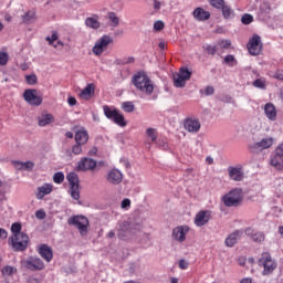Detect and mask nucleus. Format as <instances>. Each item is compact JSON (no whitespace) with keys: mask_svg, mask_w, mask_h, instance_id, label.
<instances>
[{"mask_svg":"<svg viewBox=\"0 0 283 283\" xmlns=\"http://www.w3.org/2000/svg\"><path fill=\"white\" fill-rule=\"evenodd\" d=\"M25 81L28 85H36L39 77H36V74L25 75Z\"/></svg>","mask_w":283,"mask_h":283,"instance_id":"nucleus-45","label":"nucleus"},{"mask_svg":"<svg viewBox=\"0 0 283 283\" xmlns=\"http://www.w3.org/2000/svg\"><path fill=\"white\" fill-rule=\"evenodd\" d=\"M67 103L71 107H74V105H76L77 101H76V97L74 96H69L67 97Z\"/></svg>","mask_w":283,"mask_h":283,"instance_id":"nucleus-61","label":"nucleus"},{"mask_svg":"<svg viewBox=\"0 0 283 283\" xmlns=\"http://www.w3.org/2000/svg\"><path fill=\"white\" fill-rule=\"evenodd\" d=\"M209 220H211V211L200 210L195 217V224L196 227H205L209 223Z\"/></svg>","mask_w":283,"mask_h":283,"instance_id":"nucleus-17","label":"nucleus"},{"mask_svg":"<svg viewBox=\"0 0 283 283\" xmlns=\"http://www.w3.org/2000/svg\"><path fill=\"white\" fill-rule=\"evenodd\" d=\"M192 15L196 21H209V19H211V13L200 7L193 10Z\"/></svg>","mask_w":283,"mask_h":283,"instance_id":"nucleus-22","label":"nucleus"},{"mask_svg":"<svg viewBox=\"0 0 283 283\" xmlns=\"http://www.w3.org/2000/svg\"><path fill=\"white\" fill-rule=\"evenodd\" d=\"M21 265L29 271H43L45 263L39 256H30L21 261Z\"/></svg>","mask_w":283,"mask_h":283,"instance_id":"nucleus-6","label":"nucleus"},{"mask_svg":"<svg viewBox=\"0 0 283 283\" xmlns=\"http://www.w3.org/2000/svg\"><path fill=\"white\" fill-rule=\"evenodd\" d=\"M103 112L106 118H108L109 120H113L115 116L119 113V111L116 109L114 106L107 105L103 106Z\"/></svg>","mask_w":283,"mask_h":283,"instance_id":"nucleus-28","label":"nucleus"},{"mask_svg":"<svg viewBox=\"0 0 283 283\" xmlns=\"http://www.w3.org/2000/svg\"><path fill=\"white\" fill-rule=\"evenodd\" d=\"M245 235H249L250 238H252V240L254 242H264V234L263 232H255V230H253V228H247L244 230Z\"/></svg>","mask_w":283,"mask_h":283,"instance_id":"nucleus-26","label":"nucleus"},{"mask_svg":"<svg viewBox=\"0 0 283 283\" xmlns=\"http://www.w3.org/2000/svg\"><path fill=\"white\" fill-rule=\"evenodd\" d=\"M53 186L52 184H44L43 186L38 188L36 198L38 200H43L45 196L52 193Z\"/></svg>","mask_w":283,"mask_h":283,"instance_id":"nucleus-25","label":"nucleus"},{"mask_svg":"<svg viewBox=\"0 0 283 283\" xmlns=\"http://www.w3.org/2000/svg\"><path fill=\"white\" fill-rule=\"evenodd\" d=\"M252 85L259 90H266V82L262 78L255 80Z\"/></svg>","mask_w":283,"mask_h":283,"instance_id":"nucleus-50","label":"nucleus"},{"mask_svg":"<svg viewBox=\"0 0 283 283\" xmlns=\"http://www.w3.org/2000/svg\"><path fill=\"white\" fill-rule=\"evenodd\" d=\"M259 266H263V275H270V273L275 271L277 264H275V261H273L271 254H269V252H265L259 260Z\"/></svg>","mask_w":283,"mask_h":283,"instance_id":"nucleus-8","label":"nucleus"},{"mask_svg":"<svg viewBox=\"0 0 283 283\" xmlns=\"http://www.w3.org/2000/svg\"><path fill=\"white\" fill-rule=\"evenodd\" d=\"M122 109L130 114V112H134L135 106L133 102H124L122 103Z\"/></svg>","mask_w":283,"mask_h":283,"instance_id":"nucleus-44","label":"nucleus"},{"mask_svg":"<svg viewBox=\"0 0 283 283\" xmlns=\"http://www.w3.org/2000/svg\"><path fill=\"white\" fill-rule=\"evenodd\" d=\"M0 238L2 240H6V238H8V231H6V229L0 228Z\"/></svg>","mask_w":283,"mask_h":283,"instance_id":"nucleus-63","label":"nucleus"},{"mask_svg":"<svg viewBox=\"0 0 283 283\" xmlns=\"http://www.w3.org/2000/svg\"><path fill=\"white\" fill-rule=\"evenodd\" d=\"M96 90V86L94 83L88 84L86 87H84L80 93V98L83 101H90L92 96H94V92Z\"/></svg>","mask_w":283,"mask_h":283,"instance_id":"nucleus-23","label":"nucleus"},{"mask_svg":"<svg viewBox=\"0 0 283 283\" xmlns=\"http://www.w3.org/2000/svg\"><path fill=\"white\" fill-rule=\"evenodd\" d=\"M228 176L234 182H242L244 180V169L241 165L228 167Z\"/></svg>","mask_w":283,"mask_h":283,"instance_id":"nucleus-14","label":"nucleus"},{"mask_svg":"<svg viewBox=\"0 0 283 283\" xmlns=\"http://www.w3.org/2000/svg\"><path fill=\"white\" fill-rule=\"evenodd\" d=\"M217 48H219V54H224V50L231 48V40H221L217 42Z\"/></svg>","mask_w":283,"mask_h":283,"instance_id":"nucleus-32","label":"nucleus"},{"mask_svg":"<svg viewBox=\"0 0 283 283\" xmlns=\"http://www.w3.org/2000/svg\"><path fill=\"white\" fill-rule=\"evenodd\" d=\"M106 180L109 185H120V182H123V172L116 168L111 169L106 174Z\"/></svg>","mask_w":283,"mask_h":283,"instance_id":"nucleus-18","label":"nucleus"},{"mask_svg":"<svg viewBox=\"0 0 283 283\" xmlns=\"http://www.w3.org/2000/svg\"><path fill=\"white\" fill-rule=\"evenodd\" d=\"M96 169V160L92 158H82L77 164V171H93Z\"/></svg>","mask_w":283,"mask_h":283,"instance_id":"nucleus-19","label":"nucleus"},{"mask_svg":"<svg viewBox=\"0 0 283 283\" xmlns=\"http://www.w3.org/2000/svg\"><path fill=\"white\" fill-rule=\"evenodd\" d=\"M72 153L75 155V156H80V154H83V144H75L73 145L72 147Z\"/></svg>","mask_w":283,"mask_h":283,"instance_id":"nucleus-52","label":"nucleus"},{"mask_svg":"<svg viewBox=\"0 0 283 283\" xmlns=\"http://www.w3.org/2000/svg\"><path fill=\"white\" fill-rule=\"evenodd\" d=\"M51 123H54V116H52V114L43 115L39 119L40 127H45V125H51Z\"/></svg>","mask_w":283,"mask_h":283,"instance_id":"nucleus-33","label":"nucleus"},{"mask_svg":"<svg viewBox=\"0 0 283 283\" xmlns=\"http://www.w3.org/2000/svg\"><path fill=\"white\" fill-rule=\"evenodd\" d=\"M29 243L30 237H28V234H14L9 238V244L15 252L25 251Z\"/></svg>","mask_w":283,"mask_h":283,"instance_id":"nucleus-3","label":"nucleus"},{"mask_svg":"<svg viewBox=\"0 0 283 283\" xmlns=\"http://www.w3.org/2000/svg\"><path fill=\"white\" fill-rule=\"evenodd\" d=\"M108 19L111 21V25L113 28H118L119 23H120V20L116 17V13L114 12H109L108 13Z\"/></svg>","mask_w":283,"mask_h":283,"instance_id":"nucleus-42","label":"nucleus"},{"mask_svg":"<svg viewBox=\"0 0 283 283\" xmlns=\"http://www.w3.org/2000/svg\"><path fill=\"white\" fill-rule=\"evenodd\" d=\"M203 50L207 52V54H209L210 56H216V54H220L218 44L216 45H211V44H207L206 46H203Z\"/></svg>","mask_w":283,"mask_h":283,"instance_id":"nucleus-39","label":"nucleus"},{"mask_svg":"<svg viewBox=\"0 0 283 283\" xmlns=\"http://www.w3.org/2000/svg\"><path fill=\"white\" fill-rule=\"evenodd\" d=\"M66 179L69 180L71 197L73 198V200H78V198H81L78 175H76V172H70L66 176Z\"/></svg>","mask_w":283,"mask_h":283,"instance_id":"nucleus-9","label":"nucleus"},{"mask_svg":"<svg viewBox=\"0 0 283 283\" xmlns=\"http://www.w3.org/2000/svg\"><path fill=\"white\" fill-rule=\"evenodd\" d=\"M276 191H279L280 196H283V181L279 184Z\"/></svg>","mask_w":283,"mask_h":283,"instance_id":"nucleus-64","label":"nucleus"},{"mask_svg":"<svg viewBox=\"0 0 283 283\" xmlns=\"http://www.w3.org/2000/svg\"><path fill=\"white\" fill-rule=\"evenodd\" d=\"M12 235L25 234L21 232V223H12L11 226Z\"/></svg>","mask_w":283,"mask_h":283,"instance_id":"nucleus-46","label":"nucleus"},{"mask_svg":"<svg viewBox=\"0 0 283 283\" xmlns=\"http://www.w3.org/2000/svg\"><path fill=\"white\" fill-rule=\"evenodd\" d=\"M270 165L275 169H283V144L279 145L270 159Z\"/></svg>","mask_w":283,"mask_h":283,"instance_id":"nucleus-11","label":"nucleus"},{"mask_svg":"<svg viewBox=\"0 0 283 283\" xmlns=\"http://www.w3.org/2000/svg\"><path fill=\"white\" fill-rule=\"evenodd\" d=\"M174 85L175 87H185L187 85V80L181 77L178 73L174 74Z\"/></svg>","mask_w":283,"mask_h":283,"instance_id":"nucleus-36","label":"nucleus"},{"mask_svg":"<svg viewBox=\"0 0 283 283\" xmlns=\"http://www.w3.org/2000/svg\"><path fill=\"white\" fill-rule=\"evenodd\" d=\"M226 207H242L244 202V191L242 188H233L222 197Z\"/></svg>","mask_w":283,"mask_h":283,"instance_id":"nucleus-1","label":"nucleus"},{"mask_svg":"<svg viewBox=\"0 0 283 283\" xmlns=\"http://www.w3.org/2000/svg\"><path fill=\"white\" fill-rule=\"evenodd\" d=\"M210 6L212 8H216L217 10H222V7L224 6V0H210Z\"/></svg>","mask_w":283,"mask_h":283,"instance_id":"nucleus-49","label":"nucleus"},{"mask_svg":"<svg viewBox=\"0 0 283 283\" xmlns=\"http://www.w3.org/2000/svg\"><path fill=\"white\" fill-rule=\"evenodd\" d=\"M274 78H276L277 81H283V71H276L274 73Z\"/></svg>","mask_w":283,"mask_h":283,"instance_id":"nucleus-62","label":"nucleus"},{"mask_svg":"<svg viewBox=\"0 0 283 283\" xmlns=\"http://www.w3.org/2000/svg\"><path fill=\"white\" fill-rule=\"evenodd\" d=\"M111 43H114L112 36L103 35L95 42V45L92 49L93 54H95V56H101V54H103L111 45Z\"/></svg>","mask_w":283,"mask_h":283,"instance_id":"nucleus-7","label":"nucleus"},{"mask_svg":"<svg viewBox=\"0 0 283 283\" xmlns=\"http://www.w3.org/2000/svg\"><path fill=\"white\" fill-rule=\"evenodd\" d=\"M85 25L87 28H92V30H98V28H101V22H98V17L94 15L91 18H86Z\"/></svg>","mask_w":283,"mask_h":283,"instance_id":"nucleus-30","label":"nucleus"},{"mask_svg":"<svg viewBox=\"0 0 283 283\" xmlns=\"http://www.w3.org/2000/svg\"><path fill=\"white\" fill-rule=\"evenodd\" d=\"M0 65H8V53L0 52Z\"/></svg>","mask_w":283,"mask_h":283,"instance_id":"nucleus-55","label":"nucleus"},{"mask_svg":"<svg viewBox=\"0 0 283 283\" xmlns=\"http://www.w3.org/2000/svg\"><path fill=\"white\" fill-rule=\"evenodd\" d=\"M184 127L186 132H189V134H198L201 127L200 119L193 117L186 118L184 122Z\"/></svg>","mask_w":283,"mask_h":283,"instance_id":"nucleus-15","label":"nucleus"},{"mask_svg":"<svg viewBox=\"0 0 283 283\" xmlns=\"http://www.w3.org/2000/svg\"><path fill=\"white\" fill-rule=\"evenodd\" d=\"M23 98L29 105H33L35 107H39V105L43 103V98H41V96L38 95L36 90L33 88L25 90L23 93Z\"/></svg>","mask_w":283,"mask_h":283,"instance_id":"nucleus-12","label":"nucleus"},{"mask_svg":"<svg viewBox=\"0 0 283 283\" xmlns=\"http://www.w3.org/2000/svg\"><path fill=\"white\" fill-rule=\"evenodd\" d=\"M222 14L223 18L226 19H233V17H235V11H233V9H231V7L224 4L222 8Z\"/></svg>","mask_w":283,"mask_h":283,"instance_id":"nucleus-38","label":"nucleus"},{"mask_svg":"<svg viewBox=\"0 0 283 283\" xmlns=\"http://www.w3.org/2000/svg\"><path fill=\"white\" fill-rule=\"evenodd\" d=\"M34 169V163L33 161H24L22 163V170L24 171H32Z\"/></svg>","mask_w":283,"mask_h":283,"instance_id":"nucleus-53","label":"nucleus"},{"mask_svg":"<svg viewBox=\"0 0 283 283\" xmlns=\"http://www.w3.org/2000/svg\"><path fill=\"white\" fill-rule=\"evenodd\" d=\"M69 224L76 227L78 229L81 235H87V227H90V220L83 216H74L69 219Z\"/></svg>","mask_w":283,"mask_h":283,"instance_id":"nucleus-5","label":"nucleus"},{"mask_svg":"<svg viewBox=\"0 0 283 283\" xmlns=\"http://www.w3.org/2000/svg\"><path fill=\"white\" fill-rule=\"evenodd\" d=\"M241 22L243 23V25H251V23H253V15L249 13L243 14L241 18Z\"/></svg>","mask_w":283,"mask_h":283,"instance_id":"nucleus-48","label":"nucleus"},{"mask_svg":"<svg viewBox=\"0 0 283 283\" xmlns=\"http://www.w3.org/2000/svg\"><path fill=\"white\" fill-rule=\"evenodd\" d=\"M189 233V226H178L172 230V238L177 242H185L187 234Z\"/></svg>","mask_w":283,"mask_h":283,"instance_id":"nucleus-16","label":"nucleus"},{"mask_svg":"<svg viewBox=\"0 0 283 283\" xmlns=\"http://www.w3.org/2000/svg\"><path fill=\"white\" fill-rule=\"evenodd\" d=\"M130 207L132 200H129V198L123 199V201L120 202V209H123L124 211H129Z\"/></svg>","mask_w":283,"mask_h":283,"instance_id":"nucleus-51","label":"nucleus"},{"mask_svg":"<svg viewBox=\"0 0 283 283\" xmlns=\"http://www.w3.org/2000/svg\"><path fill=\"white\" fill-rule=\"evenodd\" d=\"M22 21L23 23H27V24L34 23V21H36V13L34 11H27L22 15Z\"/></svg>","mask_w":283,"mask_h":283,"instance_id":"nucleus-31","label":"nucleus"},{"mask_svg":"<svg viewBox=\"0 0 283 283\" xmlns=\"http://www.w3.org/2000/svg\"><path fill=\"white\" fill-rule=\"evenodd\" d=\"M179 269H182L184 271L189 269V263L187 261H185V259H181L179 261Z\"/></svg>","mask_w":283,"mask_h":283,"instance_id":"nucleus-59","label":"nucleus"},{"mask_svg":"<svg viewBox=\"0 0 283 283\" xmlns=\"http://www.w3.org/2000/svg\"><path fill=\"white\" fill-rule=\"evenodd\" d=\"M242 238V231L235 230L234 232L230 233L224 241L226 247L232 248L238 244V240Z\"/></svg>","mask_w":283,"mask_h":283,"instance_id":"nucleus-20","label":"nucleus"},{"mask_svg":"<svg viewBox=\"0 0 283 283\" xmlns=\"http://www.w3.org/2000/svg\"><path fill=\"white\" fill-rule=\"evenodd\" d=\"M143 92L148 96V101H156L158 98V85L146 73H143Z\"/></svg>","mask_w":283,"mask_h":283,"instance_id":"nucleus-2","label":"nucleus"},{"mask_svg":"<svg viewBox=\"0 0 283 283\" xmlns=\"http://www.w3.org/2000/svg\"><path fill=\"white\" fill-rule=\"evenodd\" d=\"M154 29L157 31V32H160L161 30H165V22L163 21H156L154 23Z\"/></svg>","mask_w":283,"mask_h":283,"instance_id":"nucleus-54","label":"nucleus"},{"mask_svg":"<svg viewBox=\"0 0 283 283\" xmlns=\"http://www.w3.org/2000/svg\"><path fill=\"white\" fill-rule=\"evenodd\" d=\"M273 137L263 138L260 142L252 144L250 146V151H252V154H258V151H264V149L273 147Z\"/></svg>","mask_w":283,"mask_h":283,"instance_id":"nucleus-13","label":"nucleus"},{"mask_svg":"<svg viewBox=\"0 0 283 283\" xmlns=\"http://www.w3.org/2000/svg\"><path fill=\"white\" fill-rule=\"evenodd\" d=\"M2 277H12L17 273V268L7 265L1 270Z\"/></svg>","mask_w":283,"mask_h":283,"instance_id":"nucleus-34","label":"nucleus"},{"mask_svg":"<svg viewBox=\"0 0 283 283\" xmlns=\"http://www.w3.org/2000/svg\"><path fill=\"white\" fill-rule=\"evenodd\" d=\"M155 144L157 145V147H159V149H163L164 151H167V149H169V142L166 137L158 138Z\"/></svg>","mask_w":283,"mask_h":283,"instance_id":"nucleus-40","label":"nucleus"},{"mask_svg":"<svg viewBox=\"0 0 283 283\" xmlns=\"http://www.w3.org/2000/svg\"><path fill=\"white\" fill-rule=\"evenodd\" d=\"M146 137L150 143H156L158 140V130L156 128H148L146 130Z\"/></svg>","mask_w":283,"mask_h":283,"instance_id":"nucleus-35","label":"nucleus"},{"mask_svg":"<svg viewBox=\"0 0 283 283\" xmlns=\"http://www.w3.org/2000/svg\"><path fill=\"white\" fill-rule=\"evenodd\" d=\"M223 63H226V65H229L230 67L238 65V61L235 60V56L231 54H228L224 56Z\"/></svg>","mask_w":283,"mask_h":283,"instance_id":"nucleus-41","label":"nucleus"},{"mask_svg":"<svg viewBox=\"0 0 283 283\" xmlns=\"http://www.w3.org/2000/svg\"><path fill=\"white\" fill-rule=\"evenodd\" d=\"M264 114L269 120H277V111L275 109V105H273V103L265 104Z\"/></svg>","mask_w":283,"mask_h":283,"instance_id":"nucleus-24","label":"nucleus"},{"mask_svg":"<svg viewBox=\"0 0 283 283\" xmlns=\"http://www.w3.org/2000/svg\"><path fill=\"white\" fill-rule=\"evenodd\" d=\"M90 140V135L87 134V130L80 129L75 133V143L78 145H85Z\"/></svg>","mask_w":283,"mask_h":283,"instance_id":"nucleus-27","label":"nucleus"},{"mask_svg":"<svg viewBox=\"0 0 283 283\" xmlns=\"http://www.w3.org/2000/svg\"><path fill=\"white\" fill-rule=\"evenodd\" d=\"M132 83L137 90L143 91V71H139L133 75Z\"/></svg>","mask_w":283,"mask_h":283,"instance_id":"nucleus-29","label":"nucleus"},{"mask_svg":"<svg viewBox=\"0 0 283 283\" xmlns=\"http://www.w3.org/2000/svg\"><path fill=\"white\" fill-rule=\"evenodd\" d=\"M247 48L251 56L260 55L263 50L262 38H260L258 34H254L252 38H250Z\"/></svg>","mask_w":283,"mask_h":283,"instance_id":"nucleus-10","label":"nucleus"},{"mask_svg":"<svg viewBox=\"0 0 283 283\" xmlns=\"http://www.w3.org/2000/svg\"><path fill=\"white\" fill-rule=\"evenodd\" d=\"M56 39H59V34L56 32H53L50 38H46V41H49V44L52 45L54 41H56Z\"/></svg>","mask_w":283,"mask_h":283,"instance_id":"nucleus-57","label":"nucleus"},{"mask_svg":"<svg viewBox=\"0 0 283 283\" xmlns=\"http://www.w3.org/2000/svg\"><path fill=\"white\" fill-rule=\"evenodd\" d=\"M35 218H36L38 220H45V211H43V210H38V211L35 212Z\"/></svg>","mask_w":283,"mask_h":283,"instance_id":"nucleus-58","label":"nucleus"},{"mask_svg":"<svg viewBox=\"0 0 283 283\" xmlns=\"http://www.w3.org/2000/svg\"><path fill=\"white\" fill-rule=\"evenodd\" d=\"M143 229V224L140 223V220L137 221H133L132 223L127 222V221H123L122 223H119V230H118V235L119 238H125L127 235V233H140V230Z\"/></svg>","mask_w":283,"mask_h":283,"instance_id":"nucleus-4","label":"nucleus"},{"mask_svg":"<svg viewBox=\"0 0 283 283\" xmlns=\"http://www.w3.org/2000/svg\"><path fill=\"white\" fill-rule=\"evenodd\" d=\"M12 165L15 169H18V171L23 170V163L22 161H12Z\"/></svg>","mask_w":283,"mask_h":283,"instance_id":"nucleus-60","label":"nucleus"},{"mask_svg":"<svg viewBox=\"0 0 283 283\" xmlns=\"http://www.w3.org/2000/svg\"><path fill=\"white\" fill-rule=\"evenodd\" d=\"M63 180H65V175H63V172L59 171L54 174L53 181L55 182V185H61Z\"/></svg>","mask_w":283,"mask_h":283,"instance_id":"nucleus-47","label":"nucleus"},{"mask_svg":"<svg viewBox=\"0 0 283 283\" xmlns=\"http://www.w3.org/2000/svg\"><path fill=\"white\" fill-rule=\"evenodd\" d=\"M113 122L115 125H118V127H127V120H125V116L120 112L116 114Z\"/></svg>","mask_w":283,"mask_h":283,"instance_id":"nucleus-37","label":"nucleus"},{"mask_svg":"<svg viewBox=\"0 0 283 283\" xmlns=\"http://www.w3.org/2000/svg\"><path fill=\"white\" fill-rule=\"evenodd\" d=\"M216 92V88H213V86H207L206 90H205V95L206 96H213Z\"/></svg>","mask_w":283,"mask_h":283,"instance_id":"nucleus-56","label":"nucleus"},{"mask_svg":"<svg viewBox=\"0 0 283 283\" xmlns=\"http://www.w3.org/2000/svg\"><path fill=\"white\" fill-rule=\"evenodd\" d=\"M179 76H181L182 78H185L186 81H189V78H191V71H189V69L187 67H181L179 70V73H177Z\"/></svg>","mask_w":283,"mask_h":283,"instance_id":"nucleus-43","label":"nucleus"},{"mask_svg":"<svg viewBox=\"0 0 283 283\" xmlns=\"http://www.w3.org/2000/svg\"><path fill=\"white\" fill-rule=\"evenodd\" d=\"M39 254L45 262H52V259L54 258V253L52 252V248H50L48 244H42L39 248Z\"/></svg>","mask_w":283,"mask_h":283,"instance_id":"nucleus-21","label":"nucleus"}]
</instances>
